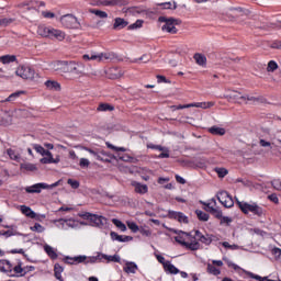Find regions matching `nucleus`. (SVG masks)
Instances as JSON below:
<instances>
[{
	"mask_svg": "<svg viewBox=\"0 0 281 281\" xmlns=\"http://www.w3.org/2000/svg\"><path fill=\"white\" fill-rule=\"evenodd\" d=\"M249 14H251V10L243 7H231L222 12V16L232 23L236 22L240 16H249Z\"/></svg>",
	"mask_w": 281,
	"mask_h": 281,
	"instance_id": "obj_1",
	"label": "nucleus"
},
{
	"mask_svg": "<svg viewBox=\"0 0 281 281\" xmlns=\"http://www.w3.org/2000/svg\"><path fill=\"white\" fill-rule=\"evenodd\" d=\"M57 65L61 71L66 74H74L75 76H82V65L76 64V61H57Z\"/></svg>",
	"mask_w": 281,
	"mask_h": 281,
	"instance_id": "obj_2",
	"label": "nucleus"
},
{
	"mask_svg": "<svg viewBox=\"0 0 281 281\" xmlns=\"http://www.w3.org/2000/svg\"><path fill=\"white\" fill-rule=\"evenodd\" d=\"M236 203L244 214H249V212H251L255 216H265V210L256 203L249 204L247 202H240L239 200H236Z\"/></svg>",
	"mask_w": 281,
	"mask_h": 281,
	"instance_id": "obj_3",
	"label": "nucleus"
},
{
	"mask_svg": "<svg viewBox=\"0 0 281 281\" xmlns=\"http://www.w3.org/2000/svg\"><path fill=\"white\" fill-rule=\"evenodd\" d=\"M158 21L159 23H165L161 30L162 32H168V34H177L178 30L175 25H181V20L175 18L159 16Z\"/></svg>",
	"mask_w": 281,
	"mask_h": 281,
	"instance_id": "obj_4",
	"label": "nucleus"
},
{
	"mask_svg": "<svg viewBox=\"0 0 281 281\" xmlns=\"http://www.w3.org/2000/svg\"><path fill=\"white\" fill-rule=\"evenodd\" d=\"M227 100H235L237 104H241V102H258V98L249 95V94H243L236 90H228V94L225 95Z\"/></svg>",
	"mask_w": 281,
	"mask_h": 281,
	"instance_id": "obj_5",
	"label": "nucleus"
},
{
	"mask_svg": "<svg viewBox=\"0 0 281 281\" xmlns=\"http://www.w3.org/2000/svg\"><path fill=\"white\" fill-rule=\"evenodd\" d=\"M59 23L66 30H80V21H78V18H76V15H74L71 13L61 15L59 18Z\"/></svg>",
	"mask_w": 281,
	"mask_h": 281,
	"instance_id": "obj_6",
	"label": "nucleus"
},
{
	"mask_svg": "<svg viewBox=\"0 0 281 281\" xmlns=\"http://www.w3.org/2000/svg\"><path fill=\"white\" fill-rule=\"evenodd\" d=\"M98 260H100V255L97 257H87L85 255H80L77 257H66V261L68 265H81L82 262H85L86 265H94V262H97Z\"/></svg>",
	"mask_w": 281,
	"mask_h": 281,
	"instance_id": "obj_7",
	"label": "nucleus"
},
{
	"mask_svg": "<svg viewBox=\"0 0 281 281\" xmlns=\"http://www.w3.org/2000/svg\"><path fill=\"white\" fill-rule=\"evenodd\" d=\"M58 184H59V181L53 184L36 183L31 187H26L25 192H27V194H41L42 190H53V188H57Z\"/></svg>",
	"mask_w": 281,
	"mask_h": 281,
	"instance_id": "obj_8",
	"label": "nucleus"
},
{
	"mask_svg": "<svg viewBox=\"0 0 281 281\" xmlns=\"http://www.w3.org/2000/svg\"><path fill=\"white\" fill-rule=\"evenodd\" d=\"M34 69L30 68V66H20L15 70V75L22 78L23 80H34L35 76Z\"/></svg>",
	"mask_w": 281,
	"mask_h": 281,
	"instance_id": "obj_9",
	"label": "nucleus"
},
{
	"mask_svg": "<svg viewBox=\"0 0 281 281\" xmlns=\"http://www.w3.org/2000/svg\"><path fill=\"white\" fill-rule=\"evenodd\" d=\"M176 243H179V245H182V247H186L187 249H190L191 251H196L201 248V244L199 241L193 240L191 243L186 241V238L183 236L178 235L175 237Z\"/></svg>",
	"mask_w": 281,
	"mask_h": 281,
	"instance_id": "obj_10",
	"label": "nucleus"
},
{
	"mask_svg": "<svg viewBox=\"0 0 281 281\" xmlns=\"http://www.w3.org/2000/svg\"><path fill=\"white\" fill-rule=\"evenodd\" d=\"M216 196L217 201H220V203L224 205V207H234V199L231 198L227 191H221L217 193Z\"/></svg>",
	"mask_w": 281,
	"mask_h": 281,
	"instance_id": "obj_11",
	"label": "nucleus"
},
{
	"mask_svg": "<svg viewBox=\"0 0 281 281\" xmlns=\"http://www.w3.org/2000/svg\"><path fill=\"white\" fill-rule=\"evenodd\" d=\"M124 14H131L132 16H137L139 14H143L144 16H150L153 14L151 11L142 9L140 7H130L126 9H123Z\"/></svg>",
	"mask_w": 281,
	"mask_h": 281,
	"instance_id": "obj_12",
	"label": "nucleus"
},
{
	"mask_svg": "<svg viewBox=\"0 0 281 281\" xmlns=\"http://www.w3.org/2000/svg\"><path fill=\"white\" fill-rule=\"evenodd\" d=\"M92 60H97L98 63H106V60H113V53H101L98 55H91Z\"/></svg>",
	"mask_w": 281,
	"mask_h": 281,
	"instance_id": "obj_13",
	"label": "nucleus"
},
{
	"mask_svg": "<svg viewBox=\"0 0 281 281\" xmlns=\"http://www.w3.org/2000/svg\"><path fill=\"white\" fill-rule=\"evenodd\" d=\"M169 218H173L175 221H178L179 223L188 224V216L181 212H175L169 211L168 213Z\"/></svg>",
	"mask_w": 281,
	"mask_h": 281,
	"instance_id": "obj_14",
	"label": "nucleus"
},
{
	"mask_svg": "<svg viewBox=\"0 0 281 281\" xmlns=\"http://www.w3.org/2000/svg\"><path fill=\"white\" fill-rule=\"evenodd\" d=\"M44 158H42L40 161L41 164H59L60 162V157L54 158L52 155V151H46L45 155H43Z\"/></svg>",
	"mask_w": 281,
	"mask_h": 281,
	"instance_id": "obj_15",
	"label": "nucleus"
},
{
	"mask_svg": "<svg viewBox=\"0 0 281 281\" xmlns=\"http://www.w3.org/2000/svg\"><path fill=\"white\" fill-rule=\"evenodd\" d=\"M67 34L64 31H60L58 29H50V35L48 38H55V41H63L66 38Z\"/></svg>",
	"mask_w": 281,
	"mask_h": 281,
	"instance_id": "obj_16",
	"label": "nucleus"
},
{
	"mask_svg": "<svg viewBox=\"0 0 281 281\" xmlns=\"http://www.w3.org/2000/svg\"><path fill=\"white\" fill-rule=\"evenodd\" d=\"M260 30H265V32H271V30H280V22H266L259 26Z\"/></svg>",
	"mask_w": 281,
	"mask_h": 281,
	"instance_id": "obj_17",
	"label": "nucleus"
},
{
	"mask_svg": "<svg viewBox=\"0 0 281 281\" xmlns=\"http://www.w3.org/2000/svg\"><path fill=\"white\" fill-rule=\"evenodd\" d=\"M110 236H111L112 240H117L119 243H130V240H133L132 236H126V235L122 236L115 232H111Z\"/></svg>",
	"mask_w": 281,
	"mask_h": 281,
	"instance_id": "obj_18",
	"label": "nucleus"
},
{
	"mask_svg": "<svg viewBox=\"0 0 281 281\" xmlns=\"http://www.w3.org/2000/svg\"><path fill=\"white\" fill-rule=\"evenodd\" d=\"M128 21L124 20V18H115L113 23V30H124L127 27Z\"/></svg>",
	"mask_w": 281,
	"mask_h": 281,
	"instance_id": "obj_19",
	"label": "nucleus"
},
{
	"mask_svg": "<svg viewBox=\"0 0 281 281\" xmlns=\"http://www.w3.org/2000/svg\"><path fill=\"white\" fill-rule=\"evenodd\" d=\"M193 58H194L196 65H199L200 67H205L207 65V57H205V55H203V54L195 53L193 55Z\"/></svg>",
	"mask_w": 281,
	"mask_h": 281,
	"instance_id": "obj_20",
	"label": "nucleus"
},
{
	"mask_svg": "<svg viewBox=\"0 0 281 281\" xmlns=\"http://www.w3.org/2000/svg\"><path fill=\"white\" fill-rule=\"evenodd\" d=\"M132 186L137 194H146L148 192V186L146 184L133 182Z\"/></svg>",
	"mask_w": 281,
	"mask_h": 281,
	"instance_id": "obj_21",
	"label": "nucleus"
},
{
	"mask_svg": "<svg viewBox=\"0 0 281 281\" xmlns=\"http://www.w3.org/2000/svg\"><path fill=\"white\" fill-rule=\"evenodd\" d=\"M0 271H2L3 273H12V263L5 259H1Z\"/></svg>",
	"mask_w": 281,
	"mask_h": 281,
	"instance_id": "obj_22",
	"label": "nucleus"
},
{
	"mask_svg": "<svg viewBox=\"0 0 281 281\" xmlns=\"http://www.w3.org/2000/svg\"><path fill=\"white\" fill-rule=\"evenodd\" d=\"M37 34L40 36H43V38H49V36L52 34V27L41 25L37 29Z\"/></svg>",
	"mask_w": 281,
	"mask_h": 281,
	"instance_id": "obj_23",
	"label": "nucleus"
},
{
	"mask_svg": "<svg viewBox=\"0 0 281 281\" xmlns=\"http://www.w3.org/2000/svg\"><path fill=\"white\" fill-rule=\"evenodd\" d=\"M45 87L49 91H60V83H58L57 81H54V80H47L45 82Z\"/></svg>",
	"mask_w": 281,
	"mask_h": 281,
	"instance_id": "obj_24",
	"label": "nucleus"
},
{
	"mask_svg": "<svg viewBox=\"0 0 281 281\" xmlns=\"http://www.w3.org/2000/svg\"><path fill=\"white\" fill-rule=\"evenodd\" d=\"M90 221L91 223H93V225H95V227H102V225H104V221L106 220L104 218V216L93 214Z\"/></svg>",
	"mask_w": 281,
	"mask_h": 281,
	"instance_id": "obj_25",
	"label": "nucleus"
},
{
	"mask_svg": "<svg viewBox=\"0 0 281 281\" xmlns=\"http://www.w3.org/2000/svg\"><path fill=\"white\" fill-rule=\"evenodd\" d=\"M20 210L24 216H27L29 218H34L36 216L35 212L32 211L30 206L21 205Z\"/></svg>",
	"mask_w": 281,
	"mask_h": 281,
	"instance_id": "obj_26",
	"label": "nucleus"
},
{
	"mask_svg": "<svg viewBox=\"0 0 281 281\" xmlns=\"http://www.w3.org/2000/svg\"><path fill=\"white\" fill-rule=\"evenodd\" d=\"M89 12L90 14H94V16H98L99 19H109V13H106V11L90 9Z\"/></svg>",
	"mask_w": 281,
	"mask_h": 281,
	"instance_id": "obj_27",
	"label": "nucleus"
},
{
	"mask_svg": "<svg viewBox=\"0 0 281 281\" xmlns=\"http://www.w3.org/2000/svg\"><path fill=\"white\" fill-rule=\"evenodd\" d=\"M214 102H198V103H191V106H195V109H212L214 106Z\"/></svg>",
	"mask_w": 281,
	"mask_h": 281,
	"instance_id": "obj_28",
	"label": "nucleus"
},
{
	"mask_svg": "<svg viewBox=\"0 0 281 281\" xmlns=\"http://www.w3.org/2000/svg\"><path fill=\"white\" fill-rule=\"evenodd\" d=\"M123 270L125 273H135L137 271V265L135 262H126Z\"/></svg>",
	"mask_w": 281,
	"mask_h": 281,
	"instance_id": "obj_29",
	"label": "nucleus"
},
{
	"mask_svg": "<svg viewBox=\"0 0 281 281\" xmlns=\"http://www.w3.org/2000/svg\"><path fill=\"white\" fill-rule=\"evenodd\" d=\"M209 133H211V135L223 136V135H225L226 131L223 127L212 126V127L209 128Z\"/></svg>",
	"mask_w": 281,
	"mask_h": 281,
	"instance_id": "obj_30",
	"label": "nucleus"
},
{
	"mask_svg": "<svg viewBox=\"0 0 281 281\" xmlns=\"http://www.w3.org/2000/svg\"><path fill=\"white\" fill-rule=\"evenodd\" d=\"M44 251H46L47 256H49V258H52L53 260H56V258H58V254H56V250H54V248L49 245L44 246Z\"/></svg>",
	"mask_w": 281,
	"mask_h": 281,
	"instance_id": "obj_31",
	"label": "nucleus"
},
{
	"mask_svg": "<svg viewBox=\"0 0 281 281\" xmlns=\"http://www.w3.org/2000/svg\"><path fill=\"white\" fill-rule=\"evenodd\" d=\"M164 269L165 271H168V273H171V274L179 273V269H177L175 265L170 263V261H166Z\"/></svg>",
	"mask_w": 281,
	"mask_h": 281,
	"instance_id": "obj_32",
	"label": "nucleus"
},
{
	"mask_svg": "<svg viewBox=\"0 0 281 281\" xmlns=\"http://www.w3.org/2000/svg\"><path fill=\"white\" fill-rule=\"evenodd\" d=\"M15 60H16V56L14 55H4L0 57V63H2L3 65L15 63Z\"/></svg>",
	"mask_w": 281,
	"mask_h": 281,
	"instance_id": "obj_33",
	"label": "nucleus"
},
{
	"mask_svg": "<svg viewBox=\"0 0 281 281\" xmlns=\"http://www.w3.org/2000/svg\"><path fill=\"white\" fill-rule=\"evenodd\" d=\"M12 271H14V273L16 274L18 278H23V276H25V273H27L25 271V269H23V267H21V263H19L15 267H12Z\"/></svg>",
	"mask_w": 281,
	"mask_h": 281,
	"instance_id": "obj_34",
	"label": "nucleus"
},
{
	"mask_svg": "<svg viewBox=\"0 0 281 281\" xmlns=\"http://www.w3.org/2000/svg\"><path fill=\"white\" fill-rule=\"evenodd\" d=\"M54 271H55V278L57 280L63 281V276H61V273L64 271L63 266H60L59 263H56L55 268H54Z\"/></svg>",
	"mask_w": 281,
	"mask_h": 281,
	"instance_id": "obj_35",
	"label": "nucleus"
},
{
	"mask_svg": "<svg viewBox=\"0 0 281 281\" xmlns=\"http://www.w3.org/2000/svg\"><path fill=\"white\" fill-rule=\"evenodd\" d=\"M195 214L199 221H203V222L210 221V215L201 210H195Z\"/></svg>",
	"mask_w": 281,
	"mask_h": 281,
	"instance_id": "obj_36",
	"label": "nucleus"
},
{
	"mask_svg": "<svg viewBox=\"0 0 281 281\" xmlns=\"http://www.w3.org/2000/svg\"><path fill=\"white\" fill-rule=\"evenodd\" d=\"M21 170H27L29 172H34L36 170V165L24 162L20 165Z\"/></svg>",
	"mask_w": 281,
	"mask_h": 281,
	"instance_id": "obj_37",
	"label": "nucleus"
},
{
	"mask_svg": "<svg viewBox=\"0 0 281 281\" xmlns=\"http://www.w3.org/2000/svg\"><path fill=\"white\" fill-rule=\"evenodd\" d=\"M13 18H0V27H8L11 23H14Z\"/></svg>",
	"mask_w": 281,
	"mask_h": 281,
	"instance_id": "obj_38",
	"label": "nucleus"
},
{
	"mask_svg": "<svg viewBox=\"0 0 281 281\" xmlns=\"http://www.w3.org/2000/svg\"><path fill=\"white\" fill-rule=\"evenodd\" d=\"M158 5H160L162 8V10H177V2H162L159 3Z\"/></svg>",
	"mask_w": 281,
	"mask_h": 281,
	"instance_id": "obj_39",
	"label": "nucleus"
},
{
	"mask_svg": "<svg viewBox=\"0 0 281 281\" xmlns=\"http://www.w3.org/2000/svg\"><path fill=\"white\" fill-rule=\"evenodd\" d=\"M97 111H115V108L109 103H101L97 108Z\"/></svg>",
	"mask_w": 281,
	"mask_h": 281,
	"instance_id": "obj_40",
	"label": "nucleus"
},
{
	"mask_svg": "<svg viewBox=\"0 0 281 281\" xmlns=\"http://www.w3.org/2000/svg\"><path fill=\"white\" fill-rule=\"evenodd\" d=\"M112 223L115 225V227H117V229H121V232H126V224L122 223V221L113 218Z\"/></svg>",
	"mask_w": 281,
	"mask_h": 281,
	"instance_id": "obj_41",
	"label": "nucleus"
},
{
	"mask_svg": "<svg viewBox=\"0 0 281 281\" xmlns=\"http://www.w3.org/2000/svg\"><path fill=\"white\" fill-rule=\"evenodd\" d=\"M7 155H9L10 159H13V161H20L21 156L14 151V149H8Z\"/></svg>",
	"mask_w": 281,
	"mask_h": 281,
	"instance_id": "obj_42",
	"label": "nucleus"
},
{
	"mask_svg": "<svg viewBox=\"0 0 281 281\" xmlns=\"http://www.w3.org/2000/svg\"><path fill=\"white\" fill-rule=\"evenodd\" d=\"M144 26V20H137L135 23L128 25L127 30H139Z\"/></svg>",
	"mask_w": 281,
	"mask_h": 281,
	"instance_id": "obj_43",
	"label": "nucleus"
},
{
	"mask_svg": "<svg viewBox=\"0 0 281 281\" xmlns=\"http://www.w3.org/2000/svg\"><path fill=\"white\" fill-rule=\"evenodd\" d=\"M207 272L212 273V276H221V270L214 267V265L209 263L207 265Z\"/></svg>",
	"mask_w": 281,
	"mask_h": 281,
	"instance_id": "obj_44",
	"label": "nucleus"
},
{
	"mask_svg": "<svg viewBox=\"0 0 281 281\" xmlns=\"http://www.w3.org/2000/svg\"><path fill=\"white\" fill-rule=\"evenodd\" d=\"M249 278H251L252 280H258V281H276V280H271L267 277H260V276L255 274L252 272L249 273Z\"/></svg>",
	"mask_w": 281,
	"mask_h": 281,
	"instance_id": "obj_45",
	"label": "nucleus"
},
{
	"mask_svg": "<svg viewBox=\"0 0 281 281\" xmlns=\"http://www.w3.org/2000/svg\"><path fill=\"white\" fill-rule=\"evenodd\" d=\"M31 232H37V234H43V232H45V227L38 223H35L34 226H31Z\"/></svg>",
	"mask_w": 281,
	"mask_h": 281,
	"instance_id": "obj_46",
	"label": "nucleus"
},
{
	"mask_svg": "<svg viewBox=\"0 0 281 281\" xmlns=\"http://www.w3.org/2000/svg\"><path fill=\"white\" fill-rule=\"evenodd\" d=\"M23 91H18L14 92L12 94H10L7 99L5 102H14V100H16V98H20L22 95Z\"/></svg>",
	"mask_w": 281,
	"mask_h": 281,
	"instance_id": "obj_47",
	"label": "nucleus"
},
{
	"mask_svg": "<svg viewBox=\"0 0 281 281\" xmlns=\"http://www.w3.org/2000/svg\"><path fill=\"white\" fill-rule=\"evenodd\" d=\"M159 159H168L170 157V150L167 147H164V149H160Z\"/></svg>",
	"mask_w": 281,
	"mask_h": 281,
	"instance_id": "obj_48",
	"label": "nucleus"
},
{
	"mask_svg": "<svg viewBox=\"0 0 281 281\" xmlns=\"http://www.w3.org/2000/svg\"><path fill=\"white\" fill-rule=\"evenodd\" d=\"M278 69V63H276V60H270L268 63V67H267V71H276Z\"/></svg>",
	"mask_w": 281,
	"mask_h": 281,
	"instance_id": "obj_49",
	"label": "nucleus"
},
{
	"mask_svg": "<svg viewBox=\"0 0 281 281\" xmlns=\"http://www.w3.org/2000/svg\"><path fill=\"white\" fill-rule=\"evenodd\" d=\"M54 223H59V225H57V227H60L61 229H67L66 225H67V223H69V220L59 218V220L54 221Z\"/></svg>",
	"mask_w": 281,
	"mask_h": 281,
	"instance_id": "obj_50",
	"label": "nucleus"
},
{
	"mask_svg": "<svg viewBox=\"0 0 281 281\" xmlns=\"http://www.w3.org/2000/svg\"><path fill=\"white\" fill-rule=\"evenodd\" d=\"M127 227L131 229L134 234H137L139 231V226L135 222H127Z\"/></svg>",
	"mask_w": 281,
	"mask_h": 281,
	"instance_id": "obj_51",
	"label": "nucleus"
},
{
	"mask_svg": "<svg viewBox=\"0 0 281 281\" xmlns=\"http://www.w3.org/2000/svg\"><path fill=\"white\" fill-rule=\"evenodd\" d=\"M67 183H68V186H70L74 190H78V188H80V182H78V180L68 179Z\"/></svg>",
	"mask_w": 281,
	"mask_h": 281,
	"instance_id": "obj_52",
	"label": "nucleus"
},
{
	"mask_svg": "<svg viewBox=\"0 0 281 281\" xmlns=\"http://www.w3.org/2000/svg\"><path fill=\"white\" fill-rule=\"evenodd\" d=\"M33 148H34V150H36V153H38L42 156L49 153V150L44 149L43 146H41V145H34Z\"/></svg>",
	"mask_w": 281,
	"mask_h": 281,
	"instance_id": "obj_53",
	"label": "nucleus"
},
{
	"mask_svg": "<svg viewBox=\"0 0 281 281\" xmlns=\"http://www.w3.org/2000/svg\"><path fill=\"white\" fill-rule=\"evenodd\" d=\"M211 214L215 216V218H223V211L218 209H211Z\"/></svg>",
	"mask_w": 281,
	"mask_h": 281,
	"instance_id": "obj_54",
	"label": "nucleus"
},
{
	"mask_svg": "<svg viewBox=\"0 0 281 281\" xmlns=\"http://www.w3.org/2000/svg\"><path fill=\"white\" fill-rule=\"evenodd\" d=\"M222 245L225 247V249H231L233 251L239 248L238 245L236 244L231 245L227 241H223Z\"/></svg>",
	"mask_w": 281,
	"mask_h": 281,
	"instance_id": "obj_55",
	"label": "nucleus"
},
{
	"mask_svg": "<svg viewBox=\"0 0 281 281\" xmlns=\"http://www.w3.org/2000/svg\"><path fill=\"white\" fill-rule=\"evenodd\" d=\"M271 186H272V188H274V190L281 191V180L280 179L272 180Z\"/></svg>",
	"mask_w": 281,
	"mask_h": 281,
	"instance_id": "obj_56",
	"label": "nucleus"
},
{
	"mask_svg": "<svg viewBox=\"0 0 281 281\" xmlns=\"http://www.w3.org/2000/svg\"><path fill=\"white\" fill-rule=\"evenodd\" d=\"M90 164H91V162H90L89 159H87V158H81L80 161H79L80 168H89V165H90Z\"/></svg>",
	"mask_w": 281,
	"mask_h": 281,
	"instance_id": "obj_57",
	"label": "nucleus"
},
{
	"mask_svg": "<svg viewBox=\"0 0 281 281\" xmlns=\"http://www.w3.org/2000/svg\"><path fill=\"white\" fill-rule=\"evenodd\" d=\"M147 148H150L151 150H164V146L155 145L153 143L147 144Z\"/></svg>",
	"mask_w": 281,
	"mask_h": 281,
	"instance_id": "obj_58",
	"label": "nucleus"
},
{
	"mask_svg": "<svg viewBox=\"0 0 281 281\" xmlns=\"http://www.w3.org/2000/svg\"><path fill=\"white\" fill-rule=\"evenodd\" d=\"M215 171L220 178L226 177V175H227V169H225V168H217V169H215Z\"/></svg>",
	"mask_w": 281,
	"mask_h": 281,
	"instance_id": "obj_59",
	"label": "nucleus"
},
{
	"mask_svg": "<svg viewBox=\"0 0 281 281\" xmlns=\"http://www.w3.org/2000/svg\"><path fill=\"white\" fill-rule=\"evenodd\" d=\"M120 1L119 0H105L102 2V5H119Z\"/></svg>",
	"mask_w": 281,
	"mask_h": 281,
	"instance_id": "obj_60",
	"label": "nucleus"
},
{
	"mask_svg": "<svg viewBox=\"0 0 281 281\" xmlns=\"http://www.w3.org/2000/svg\"><path fill=\"white\" fill-rule=\"evenodd\" d=\"M268 199H269V201H272V203H276V205H278V203H280V199H278V195L276 193L268 195Z\"/></svg>",
	"mask_w": 281,
	"mask_h": 281,
	"instance_id": "obj_61",
	"label": "nucleus"
},
{
	"mask_svg": "<svg viewBox=\"0 0 281 281\" xmlns=\"http://www.w3.org/2000/svg\"><path fill=\"white\" fill-rule=\"evenodd\" d=\"M139 60H143V63H150V56L148 55H143L138 59H135L134 63H139Z\"/></svg>",
	"mask_w": 281,
	"mask_h": 281,
	"instance_id": "obj_62",
	"label": "nucleus"
},
{
	"mask_svg": "<svg viewBox=\"0 0 281 281\" xmlns=\"http://www.w3.org/2000/svg\"><path fill=\"white\" fill-rule=\"evenodd\" d=\"M200 243H204V245H211L212 244V239L205 237L204 235L200 236Z\"/></svg>",
	"mask_w": 281,
	"mask_h": 281,
	"instance_id": "obj_63",
	"label": "nucleus"
},
{
	"mask_svg": "<svg viewBox=\"0 0 281 281\" xmlns=\"http://www.w3.org/2000/svg\"><path fill=\"white\" fill-rule=\"evenodd\" d=\"M271 49H281V41H276L272 44H270Z\"/></svg>",
	"mask_w": 281,
	"mask_h": 281,
	"instance_id": "obj_64",
	"label": "nucleus"
}]
</instances>
